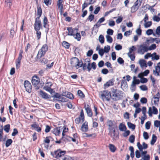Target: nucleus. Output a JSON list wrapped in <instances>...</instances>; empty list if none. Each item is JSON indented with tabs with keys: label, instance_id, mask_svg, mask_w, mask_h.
Wrapping results in <instances>:
<instances>
[{
	"label": "nucleus",
	"instance_id": "nucleus-58",
	"mask_svg": "<svg viewBox=\"0 0 160 160\" xmlns=\"http://www.w3.org/2000/svg\"><path fill=\"white\" fill-rule=\"evenodd\" d=\"M18 133V131L17 129L15 128L13 130V132L12 134V136H15Z\"/></svg>",
	"mask_w": 160,
	"mask_h": 160
},
{
	"label": "nucleus",
	"instance_id": "nucleus-19",
	"mask_svg": "<svg viewBox=\"0 0 160 160\" xmlns=\"http://www.w3.org/2000/svg\"><path fill=\"white\" fill-rule=\"evenodd\" d=\"M63 0H58L57 2V6L58 8H60V12L61 13L62 12L63 9V5L62 4Z\"/></svg>",
	"mask_w": 160,
	"mask_h": 160
},
{
	"label": "nucleus",
	"instance_id": "nucleus-55",
	"mask_svg": "<svg viewBox=\"0 0 160 160\" xmlns=\"http://www.w3.org/2000/svg\"><path fill=\"white\" fill-rule=\"evenodd\" d=\"M94 16L93 14H91L89 16L87 20H89L90 22L92 21L94 18Z\"/></svg>",
	"mask_w": 160,
	"mask_h": 160
},
{
	"label": "nucleus",
	"instance_id": "nucleus-17",
	"mask_svg": "<svg viewBox=\"0 0 160 160\" xmlns=\"http://www.w3.org/2000/svg\"><path fill=\"white\" fill-rule=\"evenodd\" d=\"M85 109L89 117H91L92 115V110L88 105H87V106L85 105L84 106Z\"/></svg>",
	"mask_w": 160,
	"mask_h": 160
},
{
	"label": "nucleus",
	"instance_id": "nucleus-24",
	"mask_svg": "<svg viewBox=\"0 0 160 160\" xmlns=\"http://www.w3.org/2000/svg\"><path fill=\"white\" fill-rule=\"evenodd\" d=\"M118 128L121 131H124L127 129V128L125 125L122 123L119 124Z\"/></svg>",
	"mask_w": 160,
	"mask_h": 160
},
{
	"label": "nucleus",
	"instance_id": "nucleus-16",
	"mask_svg": "<svg viewBox=\"0 0 160 160\" xmlns=\"http://www.w3.org/2000/svg\"><path fill=\"white\" fill-rule=\"evenodd\" d=\"M48 22L46 17L44 16L43 20V24L44 28H46L47 32H48L49 30V25L48 24Z\"/></svg>",
	"mask_w": 160,
	"mask_h": 160
},
{
	"label": "nucleus",
	"instance_id": "nucleus-54",
	"mask_svg": "<svg viewBox=\"0 0 160 160\" xmlns=\"http://www.w3.org/2000/svg\"><path fill=\"white\" fill-rule=\"evenodd\" d=\"M91 3H86L85 2L82 5V11H83V10L86 7H87Z\"/></svg>",
	"mask_w": 160,
	"mask_h": 160
},
{
	"label": "nucleus",
	"instance_id": "nucleus-60",
	"mask_svg": "<svg viewBox=\"0 0 160 160\" xmlns=\"http://www.w3.org/2000/svg\"><path fill=\"white\" fill-rule=\"evenodd\" d=\"M40 62L42 63L45 64L48 62V59L46 58H43L40 60Z\"/></svg>",
	"mask_w": 160,
	"mask_h": 160
},
{
	"label": "nucleus",
	"instance_id": "nucleus-45",
	"mask_svg": "<svg viewBox=\"0 0 160 160\" xmlns=\"http://www.w3.org/2000/svg\"><path fill=\"white\" fill-rule=\"evenodd\" d=\"M125 132L123 133L122 136L124 137H126L128 136L130 133V131L129 130H126Z\"/></svg>",
	"mask_w": 160,
	"mask_h": 160
},
{
	"label": "nucleus",
	"instance_id": "nucleus-36",
	"mask_svg": "<svg viewBox=\"0 0 160 160\" xmlns=\"http://www.w3.org/2000/svg\"><path fill=\"white\" fill-rule=\"evenodd\" d=\"M152 55V56L153 55H154V57H153L152 56V60H153L154 59H155L156 60H158L159 59V55H157L156 52H154Z\"/></svg>",
	"mask_w": 160,
	"mask_h": 160
},
{
	"label": "nucleus",
	"instance_id": "nucleus-44",
	"mask_svg": "<svg viewBox=\"0 0 160 160\" xmlns=\"http://www.w3.org/2000/svg\"><path fill=\"white\" fill-rule=\"evenodd\" d=\"M62 46L66 48H68L69 47V44L66 41H63L62 43Z\"/></svg>",
	"mask_w": 160,
	"mask_h": 160
},
{
	"label": "nucleus",
	"instance_id": "nucleus-4",
	"mask_svg": "<svg viewBox=\"0 0 160 160\" xmlns=\"http://www.w3.org/2000/svg\"><path fill=\"white\" fill-rule=\"evenodd\" d=\"M107 124L108 127V130H109L108 135L111 137L112 136V130L114 128L117 127L116 123L115 121L113 120H108Z\"/></svg>",
	"mask_w": 160,
	"mask_h": 160
},
{
	"label": "nucleus",
	"instance_id": "nucleus-3",
	"mask_svg": "<svg viewBox=\"0 0 160 160\" xmlns=\"http://www.w3.org/2000/svg\"><path fill=\"white\" fill-rule=\"evenodd\" d=\"M48 46L47 44L43 45L41 48L39 50L36 58V60L40 59L42 57L44 56L48 50Z\"/></svg>",
	"mask_w": 160,
	"mask_h": 160
},
{
	"label": "nucleus",
	"instance_id": "nucleus-49",
	"mask_svg": "<svg viewBox=\"0 0 160 160\" xmlns=\"http://www.w3.org/2000/svg\"><path fill=\"white\" fill-rule=\"evenodd\" d=\"M152 19L154 21L157 22H159L160 21V18L157 15L154 16Z\"/></svg>",
	"mask_w": 160,
	"mask_h": 160
},
{
	"label": "nucleus",
	"instance_id": "nucleus-22",
	"mask_svg": "<svg viewBox=\"0 0 160 160\" xmlns=\"http://www.w3.org/2000/svg\"><path fill=\"white\" fill-rule=\"evenodd\" d=\"M155 70H153V74L156 76H158L159 75L160 72V67L159 66H156L155 67Z\"/></svg>",
	"mask_w": 160,
	"mask_h": 160
},
{
	"label": "nucleus",
	"instance_id": "nucleus-18",
	"mask_svg": "<svg viewBox=\"0 0 160 160\" xmlns=\"http://www.w3.org/2000/svg\"><path fill=\"white\" fill-rule=\"evenodd\" d=\"M62 95L71 99H73L74 98L73 95L71 92H63L62 93Z\"/></svg>",
	"mask_w": 160,
	"mask_h": 160
},
{
	"label": "nucleus",
	"instance_id": "nucleus-25",
	"mask_svg": "<svg viewBox=\"0 0 160 160\" xmlns=\"http://www.w3.org/2000/svg\"><path fill=\"white\" fill-rule=\"evenodd\" d=\"M139 63L142 68L143 67L146 68L147 67L146 61L143 59L140 60L139 61Z\"/></svg>",
	"mask_w": 160,
	"mask_h": 160
},
{
	"label": "nucleus",
	"instance_id": "nucleus-13",
	"mask_svg": "<svg viewBox=\"0 0 160 160\" xmlns=\"http://www.w3.org/2000/svg\"><path fill=\"white\" fill-rule=\"evenodd\" d=\"M148 50V48L147 46L141 45L138 49V53H142V54H143L145 52H147Z\"/></svg>",
	"mask_w": 160,
	"mask_h": 160
},
{
	"label": "nucleus",
	"instance_id": "nucleus-48",
	"mask_svg": "<svg viewBox=\"0 0 160 160\" xmlns=\"http://www.w3.org/2000/svg\"><path fill=\"white\" fill-rule=\"evenodd\" d=\"M152 24V22L151 21H149L146 22L144 24V27L145 28L149 27Z\"/></svg>",
	"mask_w": 160,
	"mask_h": 160
},
{
	"label": "nucleus",
	"instance_id": "nucleus-20",
	"mask_svg": "<svg viewBox=\"0 0 160 160\" xmlns=\"http://www.w3.org/2000/svg\"><path fill=\"white\" fill-rule=\"evenodd\" d=\"M113 80L111 79L109 80L108 82H107L104 85V88H108L110 86L113 85L114 84Z\"/></svg>",
	"mask_w": 160,
	"mask_h": 160
},
{
	"label": "nucleus",
	"instance_id": "nucleus-37",
	"mask_svg": "<svg viewBox=\"0 0 160 160\" xmlns=\"http://www.w3.org/2000/svg\"><path fill=\"white\" fill-rule=\"evenodd\" d=\"M106 38L107 42L109 43H111L113 41L112 38L110 36L107 35L106 36Z\"/></svg>",
	"mask_w": 160,
	"mask_h": 160
},
{
	"label": "nucleus",
	"instance_id": "nucleus-2",
	"mask_svg": "<svg viewBox=\"0 0 160 160\" xmlns=\"http://www.w3.org/2000/svg\"><path fill=\"white\" fill-rule=\"evenodd\" d=\"M70 64L72 67H75L77 69L81 67L82 65V61L79 60L77 57H73L70 59Z\"/></svg>",
	"mask_w": 160,
	"mask_h": 160
},
{
	"label": "nucleus",
	"instance_id": "nucleus-50",
	"mask_svg": "<svg viewBox=\"0 0 160 160\" xmlns=\"http://www.w3.org/2000/svg\"><path fill=\"white\" fill-rule=\"evenodd\" d=\"M159 98H160V93L159 92H158L156 95L153 97V98L156 99L157 102H158Z\"/></svg>",
	"mask_w": 160,
	"mask_h": 160
},
{
	"label": "nucleus",
	"instance_id": "nucleus-14",
	"mask_svg": "<svg viewBox=\"0 0 160 160\" xmlns=\"http://www.w3.org/2000/svg\"><path fill=\"white\" fill-rule=\"evenodd\" d=\"M39 94L42 98L44 99H50L51 98L50 95L42 90H40V91Z\"/></svg>",
	"mask_w": 160,
	"mask_h": 160
},
{
	"label": "nucleus",
	"instance_id": "nucleus-27",
	"mask_svg": "<svg viewBox=\"0 0 160 160\" xmlns=\"http://www.w3.org/2000/svg\"><path fill=\"white\" fill-rule=\"evenodd\" d=\"M12 0H5V6L10 8L12 6Z\"/></svg>",
	"mask_w": 160,
	"mask_h": 160
},
{
	"label": "nucleus",
	"instance_id": "nucleus-8",
	"mask_svg": "<svg viewBox=\"0 0 160 160\" xmlns=\"http://www.w3.org/2000/svg\"><path fill=\"white\" fill-rule=\"evenodd\" d=\"M84 121V116L83 111L82 109L80 112V115L75 120V122L77 124H78L80 123L81 121L83 122Z\"/></svg>",
	"mask_w": 160,
	"mask_h": 160
},
{
	"label": "nucleus",
	"instance_id": "nucleus-64",
	"mask_svg": "<svg viewBox=\"0 0 160 160\" xmlns=\"http://www.w3.org/2000/svg\"><path fill=\"white\" fill-rule=\"evenodd\" d=\"M142 159L143 160H150V156L149 154L144 155Z\"/></svg>",
	"mask_w": 160,
	"mask_h": 160
},
{
	"label": "nucleus",
	"instance_id": "nucleus-9",
	"mask_svg": "<svg viewBox=\"0 0 160 160\" xmlns=\"http://www.w3.org/2000/svg\"><path fill=\"white\" fill-rule=\"evenodd\" d=\"M65 153L66 151H61L60 150H58L55 151L53 154L51 152V154L54 157L58 158L63 156Z\"/></svg>",
	"mask_w": 160,
	"mask_h": 160
},
{
	"label": "nucleus",
	"instance_id": "nucleus-32",
	"mask_svg": "<svg viewBox=\"0 0 160 160\" xmlns=\"http://www.w3.org/2000/svg\"><path fill=\"white\" fill-rule=\"evenodd\" d=\"M60 128H57L53 129V133L56 135H58L60 132Z\"/></svg>",
	"mask_w": 160,
	"mask_h": 160
},
{
	"label": "nucleus",
	"instance_id": "nucleus-41",
	"mask_svg": "<svg viewBox=\"0 0 160 160\" xmlns=\"http://www.w3.org/2000/svg\"><path fill=\"white\" fill-rule=\"evenodd\" d=\"M99 40L103 44L104 42V38L103 36L102 35H100L99 37Z\"/></svg>",
	"mask_w": 160,
	"mask_h": 160
},
{
	"label": "nucleus",
	"instance_id": "nucleus-63",
	"mask_svg": "<svg viewBox=\"0 0 160 160\" xmlns=\"http://www.w3.org/2000/svg\"><path fill=\"white\" fill-rule=\"evenodd\" d=\"M154 125L156 127H158L160 126V121L156 120L154 122Z\"/></svg>",
	"mask_w": 160,
	"mask_h": 160
},
{
	"label": "nucleus",
	"instance_id": "nucleus-1",
	"mask_svg": "<svg viewBox=\"0 0 160 160\" xmlns=\"http://www.w3.org/2000/svg\"><path fill=\"white\" fill-rule=\"evenodd\" d=\"M111 98L114 101L121 99L123 97V92L120 90L112 88L111 89Z\"/></svg>",
	"mask_w": 160,
	"mask_h": 160
},
{
	"label": "nucleus",
	"instance_id": "nucleus-47",
	"mask_svg": "<svg viewBox=\"0 0 160 160\" xmlns=\"http://www.w3.org/2000/svg\"><path fill=\"white\" fill-rule=\"evenodd\" d=\"M10 37L11 38H12L14 37V34L15 33V31L14 30L13 28H12L10 30Z\"/></svg>",
	"mask_w": 160,
	"mask_h": 160
},
{
	"label": "nucleus",
	"instance_id": "nucleus-23",
	"mask_svg": "<svg viewBox=\"0 0 160 160\" xmlns=\"http://www.w3.org/2000/svg\"><path fill=\"white\" fill-rule=\"evenodd\" d=\"M67 30L68 31V35L69 36H75V33H74V31L72 27L67 28Z\"/></svg>",
	"mask_w": 160,
	"mask_h": 160
},
{
	"label": "nucleus",
	"instance_id": "nucleus-51",
	"mask_svg": "<svg viewBox=\"0 0 160 160\" xmlns=\"http://www.w3.org/2000/svg\"><path fill=\"white\" fill-rule=\"evenodd\" d=\"M128 56L130 58L131 60L133 61L135 59L134 54H128Z\"/></svg>",
	"mask_w": 160,
	"mask_h": 160
},
{
	"label": "nucleus",
	"instance_id": "nucleus-43",
	"mask_svg": "<svg viewBox=\"0 0 160 160\" xmlns=\"http://www.w3.org/2000/svg\"><path fill=\"white\" fill-rule=\"evenodd\" d=\"M136 49V47L134 46H133L131 47H130L129 49V52L128 53V54H131Z\"/></svg>",
	"mask_w": 160,
	"mask_h": 160
},
{
	"label": "nucleus",
	"instance_id": "nucleus-29",
	"mask_svg": "<svg viewBox=\"0 0 160 160\" xmlns=\"http://www.w3.org/2000/svg\"><path fill=\"white\" fill-rule=\"evenodd\" d=\"M61 140L62 141V142H66V141H70L71 138V137L66 136L65 137H62Z\"/></svg>",
	"mask_w": 160,
	"mask_h": 160
},
{
	"label": "nucleus",
	"instance_id": "nucleus-5",
	"mask_svg": "<svg viewBox=\"0 0 160 160\" xmlns=\"http://www.w3.org/2000/svg\"><path fill=\"white\" fill-rule=\"evenodd\" d=\"M101 97L103 100L105 98L107 101H110L112 97L111 92L107 90H106L101 92Z\"/></svg>",
	"mask_w": 160,
	"mask_h": 160
},
{
	"label": "nucleus",
	"instance_id": "nucleus-46",
	"mask_svg": "<svg viewBox=\"0 0 160 160\" xmlns=\"http://www.w3.org/2000/svg\"><path fill=\"white\" fill-rule=\"evenodd\" d=\"M156 45L155 44H153L148 48V50H151L155 49L156 48Z\"/></svg>",
	"mask_w": 160,
	"mask_h": 160
},
{
	"label": "nucleus",
	"instance_id": "nucleus-56",
	"mask_svg": "<svg viewBox=\"0 0 160 160\" xmlns=\"http://www.w3.org/2000/svg\"><path fill=\"white\" fill-rule=\"evenodd\" d=\"M151 122L148 121L145 123V128L147 129H149L150 127Z\"/></svg>",
	"mask_w": 160,
	"mask_h": 160
},
{
	"label": "nucleus",
	"instance_id": "nucleus-15",
	"mask_svg": "<svg viewBox=\"0 0 160 160\" xmlns=\"http://www.w3.org/2000/svg\"><path fill=\"white\" fill-rule=\"evenodd\" d=\"M137 146L140 151H142L143 149H146L148 147V145L144 142L142 143V146L140 144L139 142L137 143Z\"/></svg>",
	"mask_w": 160,
	"mask_h": 160
},
{
	"label": "nucleus",
	"instance_id": "nucleus-10",
	"mask_svg": "<svg viewBox=\"0 0 160 160\" xmlns=\"http://www.w3.org/2000/svg\"><path fill=\"white\" fill-rule=\"evenodd\" d=\"M24 85L26 91L29 93L32 91V85L30 82L28 80L24 81Z\"/></svg>",
	"mask_w": 160,
	"mask_h": 160
},
{
	"label": "nucleus",
	"instance_id": "nucleus-31",
	"mask_svg": "<svg viewBox=\"0 0 160 160\" xmlns=\"http://www.w3.org/2000/svg\"><path fill=\"white\" fill-rule=\"evenodd\" d=\"M109 147L110 151L113 152H114L116 149V148L115 146L111 144H109Z\"/></svg>",
	"mask_w": 160,
	"mask_h": 160
},
{
	"label": "nucleus",
	"instance_id": "nucleus-35",
	"mask_svg": "<svg viewBox=\"0 0 160 160\" xmlns=\"http://www.w3.org/2000/svg\"><path fill=\"white\" fill-rule=\"evenodd\" d=\"M127 125L128 126V127L129 128H131L132 129V130H134L135 129V124H134L131 122H128L127 123Z\"/></svg>",
	"mask_w": 160,
	"mask_h": 160
},
{
	"label": "nucleus",
	"instance_id": "nucleus-39",
	"mask_svg": "<svg viewBox=\"0 0 160 160\" xmlns=\"http://www.w3.org/2000/svg\"><path fill=\"white\" fill-rule=\"evenodd\" d=\"M35 31H36V34L37 39L39 40L41 38V32L39 31V30H36Z\"/></svg>",
	"mask_w": 160,
	"mask_h": 160
},
{
	"label": "nucleus",
	"instance_id": "nucleus-11",
	"mask_svg": "<svg viewBox=\"0 0 160 160\" xmlns=\"http://www.w3.org/2000/svg\"><path fill=\"white\" fill-rule=\"evenodd\" d=\"M140 6V3H138V1H136L134 3V5L131 8V12L132 13L136 12Z\"/></svg>",
	"mask_w": 160,
	"mask_h": 160
},
{
	"label": "nucleus",
	"instance_id": "nucleus-7",
	"mask_svg": "<svg viewBox=\"0 0 160 160\" xmlns=\"http://www.w3.org/2000/svg\"><path fill=\"white\" fill-rule=\"evenodd\" d=\"M42 28V24L40 19H35V22L34 24V29L35 30H40Z\"/></svg>",
	"mask_w": 160,
	"mask_h": 160
},
{
	"label": "nucleus",
	"instance_id": "nucleus-38",
	"mask_svg": "<svg viewBox=\"0 0 160 160\" xmlns=\"http://www.w3.org/2000/svg\"><path fill=\"white\" fill-rule=\"evenodd\" d=\"M78 94L81 98H83L85 97L84 94L81 90H78Z\"/></svg>",
	"mask_w": 160,
	"mask_h": 160
},
{
	"label": "nucleus",
	"instance_id": "nucleus-42",
	"mask_svg": "<svg viewBox=\"0 0 160 160\" xmlns=\"http://www.w3.org/2000/svg\"><path fill=\"white\" fill-rule=\"evenodd\" d=\"M74 38L77 40L78 41L80 40L81 37L80 33L78 32H77L75 35Z\"/></svg>",
	"mask_w": 160,
	"mask_h": 160
},
{
	"label": "nucleus",
	"instance_id": "nucleus-62",
	"mask_svg": "<svg viewBox=\"0 0 160 160\" xmlns=\"http://www.w3.org/2000/svg\"><path fill=\"white\" fill-rule=\"evenodd\" d=\"M140 102L142 103L145 104L147 102V100L146 98L143 97L141 98Z\"/></svg>",
	"mask_w": 160,
	"mask_h": 160
},
{
	"label": "nucleus",
	"instance_id": "nucleus-30",
	"mask_svg": "<svg viewBox=\"0 0 160 160\" xmlns=\"http://www.w3.org/2000/svg\"><path fill=\"white\" fill-rule=\"evenodd\" d=\"M157 139V137L154 134H152L150 143L152 145L154 144Z\"/></svg>",
	"mask_w": 160,
	"mask_h": 160
},
{
	"label": "nucleus",
	"instance_id": "nucleus-6",
	"mask_svg": "<svg viewBox=\"0 0 160 160\" xmlns=\"http://www.w3.org/2000/svg\"><path fill=\"white\" fill-rule=\"evenodd\" d=\"M52 84L51 82H48L46 84V85L43 87V88L45 90L52 94L53 92H54L53 89L51 88Z\"/></svg>",
	"mask_w": 160,
	"mask_h": 160
},
{
	"label": "nucleus",
	"instance_id": "nucleus-52",
	"mask_svg": "<svg viewBox=\"0 0 160 160\" xmlns=\"http://www.w3.org/2000/svg\"><path fill=\"white\" fill-rule=\"evenodd\" d=\"M110 47L109 45H107V46H105L104 48V51L106 53L108 52L110 50Z\"/></svg>",
	"mask_w": 160,
	"mask_h": 160
},
{
	"label": "nucleus",
	"instance_id": "nucleus-40",
	"mask_svg": "<svg viewBox=\"0 0 160 160\" xmlns=\"http://www.w3.org/2000/svg\"><path fill=\"white\" fill-rule=\"evenodd\" d=\"M135 138V137L134 135H131L129 137V141L131 143H133L134 142Z\"/></svg>",
	"mask_w": 160,
	"mask_h": 160
},
{
	"label": "nucleus",
	"instance_id": "nucleus-53",
	"mask_svg": "<svg viewBox=\"0 0 160 160\" xmlns=\"http://www.w3.org/2000/svg\"><path fill=\"white\" fill-rule=\"evenodd\" d=\"M87 68L88 69V71L89 72L91 69V67H90L91 63L90 61L88 60L87 61Z\"/></svg>",
	"mask_w": 160,
	"mask_h": 160
},
{
	"label": "nucleus",
	"instance_id": "nucleus-26",
	"mask_svg": "<svg viewBox=\"0 0 160 160\" xmlns=\"http://www.w3.org/2000/svg\"><path fill=\"white\" fill-rule=\"evenodd\" d=\"M31 127L33 128L35 130L37 131L38 132H40L41 130V128H40L39 125L37 124H35L31 125Z\"/></svg>",
	"mask_w": 160,
	"mask_h": 160
},
{
	"label": "nucleus",
	"instance_id": "nucleus-61",
	"mask_svg": "<svg viewBox=\"0 0 160 160\" xmlns=\"http://www.w3.org/2000/svg\"><path fill=\"white\" fill-rule=\"evenodd\" d=\"M62 160H74L72 157L67 156L62 158Z\"/></svg>",
	"mask_w": 160,
	"mask_h": 160
},
{
	"label": "nucleus",
	"instance_id": "nucleus-34",
	"mask_svg": "<svg viewBox=\"0 0 160 160\" xmlns=\"http://www.w3.org/2000/svg\"><path fill=\"white\" fill-rule=\"evenodd\" d=\"M12 142V140L11 139H9L7 140L6 142L5 146L6 147H8Z\"/></svg>",
	"mask_w": 160,
	"mask_h": 160
},
{
	"label": "nucleus",
	"instance_id": "nucleus-59",
	"mask_svg": "<svg viewBox=\"0 0 160 160\" xmlns=\"http://www.w3.org/2000/svg\"><path fill=\"white\" fill-rule=\"evenodd\" d=\"M146 41L147 43H153L154 42V38L150 37L149 39H147Z\"/></svg>",
	"mask_w": 160,
	"mask_h": 160
},
{
	"label": "nucleus",
	"instance_id": "nucleus-28",
	"mask_svg": "<svg viewBox=\"0 0 160 160\" xmlns=\"http://www.w3.org/2000/svg\"><path fill=\"white\" fill-rule=\"evenodd\" d=\"M42 12L41 8V7L38 8L37 15L38 16V17L36 18V19L38 18L39 19H40V18L42 15Z\"/></svg>",
	"mask_w": 160,
	"mask_h": 160
},
{
	"label": "nucleus",
	"instance_id": "nucleus-33",
	"mask_svg": "<svg viewBox=\"0 0 160 160\" xmlns=\"http://www.w3.org/2000/svg\"><path fill=\"white\" fill-rule=\"evenodd\" d=\"M10 126L9 124H7L4 126L3 129L7 133L9 132L10 129Z\"/></svg>",
	"mask_w": 160,
	"mask_h": 160
},
{
	"label": "nucleus",
	"instance_id": "nucleus-57",
	"mask_svg": "<svg viewBox=\"0 0 160 160\" xmlns=\"http://www.w3.org/2000/svg\"><path fill=\"white\" fill-rule=\"evenodd\" d=\"M123 19V18L121 16L118 17L117 19L116 20V22L117 24H119L122 22Z\"/></svg>",
	"mask_w": 160,
	"mask_h": 160
},
{
	"label": "nucleus",
	"instance_id": "nucleus-12",
	"mask_svg": "<svg viewBox=\"0 0 160 160\" xmlns=\"http://www.w3.org/2000/svg\"><path fill=\"white\" fill-rule=\"evenodd\" d=\"M40 82L39 78L36 76H33L32 78V84L35 86H37Z\"/></svg>",
	"mask_w": 160,
	"mask_h": 160
},
{
	"label": "nucleus",
	"instance_id": "nucleus-21",
	"mask_svg": "<svg viewBox=\"0 0 160 160\" xmlns=\"http://www.w3.org/2000/svg\"><path fill=\"white\" fill-rule=\"evenodd\" d=\"M82 131L83 132H86L88 130V122H85L81 127Z\"/></svg>",
	"mask_w": 160,
	"mask_h": 160
}]
</instances>
